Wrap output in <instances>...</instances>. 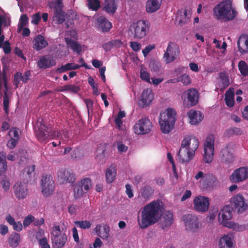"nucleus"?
I'll use <instances>...</instances> for the list:
<instances>
[{
    "label": "nucleus",
    "instance_id": "423d86ee",
    "mask_svg": "<svg viewBox=\"0 0 248 248\" xmlns=\"http://www.w3.org/2000/svg\"><path fill=\"white\" fill-rule=\"evenodd\" d=\"M215 139L213 135L208 136L204 144L203 161L205 163L212 162L214 156Z\"/></svg>",
    "mask_w": 248,
    "mask_h": 248
},
{
    "label": "nucleus",
    "instance_id": "4468645a",
    "mask_svg": "<svg viewBox=\"0 0 248 248\" xmlns=\"http://www.w3.org/2000/svg\"><path fill=\"white\" fill-rule=\"evenodd\" d=\"M186 229L192 232H196L199 228L200 222L198 217L195 215L188 214L183 217Z\"/></svg>",
    "mask_w": 248,
    "mask_h": 248
},
{
    "label": "nucleus",
    "instance_id": "412c9836",
    "mask_svg": "<svg viewBox=\"0 0 248 248\" xmlns=\"http://www.w3.org/2000/svg\"><path fill=\"white\" fill-rule=\"evenodd\" d=\"M154 99V94L150 89L143 90L139 105L142 108H145L150 105Z\"/></svg>",
    "mask_w": 248,
    "mask_h": 248
},
{
    "label": "nucleus",
    "instance_id": "de8ad7c7",
    "mask_svg": "<svg viewBox=\"0 0 248 248\" xmlns=\"http://www.w3.org/2000/svg\"><path fill=\"white\" fill-rule=\"evenodd\" d=\"M87 5L89 8L96 11L100 7V2L99 0H87Z\"/></svg>",
    "mask_w": 248,
    "mask_h": 248
},
{
    "label": "nucleus",
    "instance_id": "c756f323",
    "mask_svg": "<svg viewBox=\"0 0 248 248\" xmlns=\"http://www.w3.org/2000/svg\"><path fill=\"white\" fill-rule=\"evenodd\" d=\"M219 248H234L232 236L226 235L222 237L219 241Z\"/></svg>",
    "mask_w": 248,
    "mask_h": 248
},
{
    "label": "nucleus",
    "instance_id": "6e6d98bb",
    "mask_svg": "<svg viewBox=\"0 0 248 248\" xmlns=\"http://www.w3.org/2000/svg\"><path fill=\"white\" fill-rule=\"evenodd\" d=\"M3 109L5 112L8 114L9 113V99L7 95V93H4L3 96Z\"/></svg>",
    "mask_w": 248,
    "mask_h": 248
},
{
    "label": "nucleus",
    "instance_id": "5701e85b",
    "mask_svg": "<svg viewBox=\"0 0 248 248\" xmlns=\"http://www.w3.org/2000/svg\"><path fill=\"white\" fill-rule=\"evenodd\" d=\"M55 60L50 56H44L41 57L38 61V66L40 68L46 69L55 65Z\"/></svg>",
    "mask_w": 248,
    "mask_h": 248
},
{
    "label": "nucleus",
    "instance_id": "6ab92c4d",
    "mask_svg": "<svg viewBox=\"0 0 248 248\" xmlns=\"http://www.w3.org/2000/svg\"><path fill=\"white\" fill-rule=\"evenodd\" d=\"M38 129L36 131V136L40 142L45 141L48 136V128L42 122L37 123Z\"/></svg>",
    "mask_w": 248,
    "mask_h": 248
},
{
    "label": "nucleus",
    "instance_id": "052dcab7",
    "mask_svg": "<svg viewBox=\"0 0 248 248\" xmlns=\"http://www.w3.org/2000/svg\"><path fill=\"white\" fill-rule=\"evenodd\" d=\"M18 141V140L10 138L7 141V146L11 149H13L17 145Z\"/></svg>",
    "mask_w": 248,
    "mask_h": 248
},
{
    "label": "nucleus",
    "instance_id": "8fccbe9b",
    "mask_svg": "<svg viewBox=\"0 0 248 248\" xmlns=\"http://www.w3.org/2000/svg\"><path fill=\"white\" fill-rule=\"evenodd\" d=\"M35 169V166L34 165H32L30 167H26L22 171L21 175H22V177H24L25 176L26 178L28 177L29 178H30L31 177V175L32 172H34Z\"/></svg>",
    "mask_w": 248,
    "mask_h": 248
},
{
    "label": "nucleus",
    "instance_id": "338daca9",
    "mask_svg": "<svg viewBox=\"0 0 248 248\" xmlns=\"http://www.w3.org/2000/svg\"><path fill=\"white\" fill-rule=\"evenodd\" d=\"M155 48V45H148L145 48L142 50V53L144 57H146L148 54Z\"/></svg>",
    "mask_w": 248,
    "mask_h": 248
},
{
    "label": "nucleus",
    "instance_id": "7c9ffc66",
    "mask_svg": "<svg viewBox=\"0 0 248 248\" xmlns=\"http://www.w3.org/2000/svg\"><path fill=\"white\" fill-rule=\"evenodd\" d=\"M95 231L103 239H108L109 236V227L107 225H104L102 228L100 225H97L95 228Z\"/></svg>",
    "mask_w": 248,
    "mask_h": 248
},
{
    "label": "nucleus",
    "instance_id": "0eeeda50",
    "mask_svg": "<svg viewBox=\"0 0 248 248\" xmlns=\"http://www.w3.org/2000/svg\"><path fill=\"white\" fill-rule=\"evenodd\" d=\"M180 54L179 46L176 43L170 42L163 56V60L166 64L174 62Z\"/></svg>",
    "mask_w": 248,
    "mask_h": 248
},
{
    "label": "nucleus",
    "instance_id": "c85d7f7f",
    "mask_svg": "<svg viewBox=\"0 0 248 248\" xmlns=\"http://www.w3.org/2000/svg\"><path fill=\"white\" fill-rule=\"evenodd\" d=\"M239 52L244 54L248 52V36L240 37L237 41Z\"/></svg>",
    "mask_w": 248,
    "mask_h": 248
},
{
    "label": "nucleus",
    "instance_id": "4d7b16f0",
    "mask_svg": "<svg viewBox=\"0 0 248 248\" xmlns=\"http://www.w3.org/2000/svg\"><path fill=\"white\" fill-rule=\"evenodd\" d=\"M29 21V18L26 14L22 15L20 18V22L19 24V27L20 28V30L22 29L24 26H25L28 23Z\"/></svg>",
    "mask_w": 248,
    "mask_h": 248
},
{
    "label": "nucleus",
    "instance_id": "e2e57ef3",
    "mask_svg": "<svg viewBox=\"0 0 248 248\" xmlns=\"http://www.w3.org/2000/svg\"><path fill=\"white\" fill-rule=\"evenodd\" d=\"M117 149L119 153H125L128 150V147L123 143L122 141L117 142Z\"/></svg>",
    "mask_w": 248,
    "mask_h": 248
},
{
    "label": "nucleus",
    "instance_id": "69168bd1",
    "mask_svg": "<svg viewBox=\"0 0 248 248\" xmlns=\"http://www.w3.org/2000/svg\"><path fill=\"white\" fill-rule=\"evenodd\" d=\"M149 67L151 68V70L155 72H156L159 70L160 68V65L159 64V63L153 61L150 62L149 64Z\"/></svg>",
    "mask_w": 248,
    "mask_h": 248
},
{
    "label": "nucleus",
    "instance_id": "cd10ccee",
    "mask_svg": "<svg viewBox=\"0 0 248 248\" xmlns=\"http://www.w3.org/2000/svg\"><path fill=\"white\" fill-rule=\"evenodd\" d=\"M187 99L191 106L195 105L198 102V92L194 89H190L186 91Z\"/></svg>",
    "mask_w": 248,
    "mask_h": 248
},
{
    "label": "nucleus",
    "instance_id": "f257e3e1",
    "mask_svg": "<svg viewBox=\"0 0 248 248\" xmlns=\"http://www.w3.org/2000/svg\"><path fill=\"white\" fill-rule=\"evenodd\" d=\"M164 207L162 202L153 201L144 206L141 211L140 219L138 224L140 229H146L157 223L163 216Z\"/></svg>",
    "mask_w": 248,
    "mask_h": 248
},
{
    "label": "nucleus",
    "instance_id": "5fc2aeb1",
    "mask_svg": "<svg viewBox=\"0 0 248 248\" xmlns=\"http://www.w3.org/2000/svg\"><path fill=\"white\" fill-rule=\"evenodd\" d=\"M63 89L65 91H70L74 93H77L80 90L79 86L74 85H66L63 86Z\"/></svg>",
    "mask_w": 248,
    "mask_h": 248
},
{
    "label": "nucleus",
    "instance_id": "774afa93",
    "mask_svg": "<svg viewBox=\"0 0 248 248\" xmlns=\"http://www.w3.org/2000/svg\"><path fill=\"white\" fill-rule=\"evenodd\" d=\"M39 245L41 248H50L49 245L48 244V241L46 237L40 239L39 241Z\"/></svg>",
    "mask_w": 248,
    "mask_h": 248
},
{
    "label": "nucleus",
    "instance_id": "9d476101",
    "mask_svg": "<svg viewBox=\"0 0 248 248\" xmlns=\"http://www.w3.org/2000/svg\"><path fill=\"white\" fill-rule=\"evenodd\" d=\"M234 149L232 143H228L220 151L219 158L220 161L225 164H229L234 161Z\"/></svg>",
    "mask_w": 248,
    "mask_h": 248
},
{
    "label": "nucleus",
    "instance_id": "0e129e2a",
    "mask_svg": "<svg viewBox=\"0 0 248 248\" xmlns=\"http://www.w3.org/2000/svg\"><path fill=\"white\" fill-rule=\"evenodd\" d=\"M2 48L3 49L5 54H9L11 52V47L10 46V43L9 41H6L4 42Z\"/></svg>",
    "mask_w": 248,
    "mask_h": 248
},
{
    "label": "nucleus",
    "instance_id": "603ef678",
    "mask_svg": "<svg viewBox=\"0 0 248 248\" xmlns=\"http://www.w3.org/2000/svg\"><path fill=\"white\" fill-rule=\"evenodd\" d=\"M18 131V128L16 127H12L8 133V135L10 138L19 140V135Z\"/></svg>",
    "mask_w": 248,
    "mask_h": 248
},
{
    "label": "nucleus",
    "instance_id": "1a4fd4ad",
    "mask_svg": "<svg viewBox=\"0 0 248 248\" xmlns=\"http://www.w3.org/2000/svg\"><path fill=\"white\" fill-rule=\"evenodd\" d=\"M41 192L44 196L47 197L51 195L55 188V184L50 174H43L41 179Z\"/></svg>",
    "mask_w": 248,
    "mask_h": 248
},
{
    "label": "nucleus",
    "instance_id": "2f4dec72",
    "mask_svg": "<svg viewBox=\"0 0 248 248\" xmlns=\"http://www.w3.org/2000/svg\"><path fill=\"white\" fill-rule=\"evenodd\" d=\"M162 0H148L146 3V11L152 13L156 11L160 7Z\"/></svg>",
    "mask_w": 248,
    "mask_h": 248
},
{
    "label": "nucleus",
    "instance_id": "a211bd4d",
    "mask_svg": "<svg viewBox=\"0 0 248 248\" xmlns=\"http://www.w3.org/2000/svg\"><path fill=\"white\" fill-rule=\"evenodd\" d=\"M57 176L62 182L72 183L76 180L75 174L73 171L65 169L59 170L57 172Z\"/></svg>",
    "mask_w": 248,
    "mask_h": 248
},
{
    "label": "nucleus",
    "instance_id": "e433bc0d",
    "mask_svg": "<svg viewBox=\"0 0 248 248\" xmlns=\"http://www.w3.org/2000/svg\"><path fill=\"white\" fill-rule=\"evenodd\" d=\"M226 105L232 107L234 105V92L233 89L230 88L225 93V98Z\"/></svg>",
    "mask_w": 248,
    "mask_h": 248
},
{
    "label": "nucleus",
    "instance_id": "58836bf2",
    "mask_svg": "<svg viewBox=\"0 0 248 248\" xmlns=\"http://www.w3.org/2000/svg\"><path fill=\"white\" fill-rule=\"evenodd\" d=\"M54 18L57 21L59 24H62L65 20V14L62 9L57 10V11H54Z\"/></svg>",
    "mask_w": 248,
    "mask_h": 248
},
{
    "label": "nucleus",
    "instance_id": "f3484780",
    "mask_svg": "<svg viewBox=\"0 0 248 248\" xmlns=\"http://www.w3.org/2000/svg\"><path fill=\"white\" fill-rule=\"evenodd\" d=\"M14 192L18 200H22L28 195V189L25 184L17 182L14 186Z\"/></svg>",
    "mask_w": 248,
    "mask_h": 248
},
{
    "label": "nucleus",
    "instance_id": "9b49d317",
    "mask_svg": "<svg viewBox=\"0 0 248 248\" xmlns=\"http://www.w3.org/2000/svg\"><path fill=\"white\" fill-rule=\"evenodd\" d=\"M232 208L239 213L244 212L248 208V204L244 197L241 194L235 195L231 200Z\"/></svg>",
    "mask_w": 248,
    "mask_h": 248
},
{
    "label": "nucleus",
    "instance_id": "13d9d810",
    "mask_svg": "<svg viewBox=\"0 0 248 248\" xmlns=\"http://www.w3.org/2000/svg\"><path fill=\"white\" fill-rule=\"evenodd\" d=\"M34 217L32 215H29L27 216L24 219L23 224L24 227L29 226L33 221H34Z\"/></svg>",
    "mask_w": 248,
    "mask_h": 248
},
{
    "label": "nucleus",
    "instance_id": "79ce46f5",
    "mask_svg": "<svg viewBox=\"0 0 248 248\" xmlns=\"http://www.w3.org/2000/svg\"><path fill=\"white\" fill-rule=\"evenodd\" d=\"M238 69L243 76H248V64L244 61H240L238 64Z\"/></svg>",
    "mask_w": 248,
    "mask_h": 248
},
{
    "label": "nucleus",
    "instance_id": "a878e982",
    "mask_svg": "<svg viewBox=\"0 0 248 248\" xmlns=\"http://www.w3.org/2000/svg\"><path fill=\"white\" fill-rule=\"evenodd\" d=\"M173 219V215L172 212L167 211L163 215L160 226L163 230L169 228L172 224Z\"/></svg>",
    "mask_w": 248,
    "mask_h": 248
},
{
    "label": "nucleus",
    "instance_id": "bb28decb",
    "mask_svg": "<svg viewBox=\"0 0 248 248\" xmlns=\"http://www.w3.org/2000/svg\"><path fill=\"white\" fill-rule=\"evenodd\" d=\"M103 9L108 14L113 15L117 9V3L115 0H107L104 1Z\"/></svg>",
    "mask_w": 248,
    "mask_h": 248
},
{
    "label": "nucleus",
    "instance_id": "680f3d73",
    "mask_svg": "<svg viewBox=\"0 0 248 248\" xmlns=\"http://www.w3.org/2000/svg\"><path fill=\"white\" fill-rule=\"evenodd\" d=\"M22 79V74L20 72H17L14 76V84L17 88L20 81Z\"/></svg>",
    "mask_w": 248,
    "mask_h": 248
},
{
    "label": "nucleus",
    "instance_id": "473e14b6",
    "mask_svg": "<svg viewBox=\"0 0 248 248\" xmlns=\"http://www.w3.org/2000/svg\"><path fill=\"white\" fill-rule=\"evenodd\" d=\"M21 241L20 235L16 232H13L8 238V243L10 247L13 248L17 247Z\"/></svg>",
    "mask_w": 248,
    "mask_h": 248
},
{
    "label": "nucleus",
    "instance_id": "72a5a7b5",
    "mask_svg": "<svg viewBox=\"0 0 248 248\" xmlns=\"http://www.w3.org/2000/svg\"><path fill=\"white\" fill-rule=\"evenodd\" d=\"M65 42L69 47L71 48L74 52L79 54L81 51V46L77 41L72 39L69 37H65Z\"/></svg>",
    "mask_w": 248,
    "mask_h": 248
},
{
    "label": "nucleus",
    "instance_id": "20e7f679",
    "mask_svg": "<svg viewBox=\"0 0 248 248\" xmlns=\"http://www.w3.org/2000/svg\"><path fill=\"white\" fill-rule=\"evenodd\" d=\"M52 245L53 248H62L64 247L67 241V236L59 225H55L51 232Z\"/></svg>",
    "mask_w": 248,
    "mask_h": 248
},
{
    "label": "nucleus",
    "instance_id": "3c124183",
    "mask_svg": "<svg viewBox=\"0 0 248 248\" xmlns=\"http://www.w3.org/2000/svg\"><path fill=\"white\" fill-rule=\"evenodd\" d=\"M71 155L73 159H79L83 156V152L79 148H76L72 151Z\"/></svg>",
    "mask_w": 248,
    "mask_h": 248
},
{
    "label": "nucleus",
    "instance_id": "7ed1b4c3",
    "mask_svg": "<svg viewBox=\"0 0 248 248\" xmlns=\"http://www.w3.org/2000/svg\"><path fill=\"white\" fill-rule=\"evenodd\" d=\"M176 113L174 109L169 108L160 114L159 123L160 130L164 134L170 132L176 121Z\"/></svg>",
    "mask_w": 248,
    "mask_h": 248
},
{
    "label": "nucleus",
    "instance_id": "4c0bfd02",
    "mask_svg": "<svg viewBox=\"0 0 248 248\" xmlns=\"http://www.w3.org/2000/svg\"><path fill=\"white\" fill-rule=\"evenodd\" d=\"M6 158V153L4 152H0V176L4 173L7 169Z\"/></svg>",
    "mask_w": 248,
    "mask_h": 248
},
{
    "label": "nucleus",
    "instance_id": "f704fd0d",
    "mask_svg": "<svg viewBox=\"0 0 248 248\" xmlns=\"http://www.w3.org/2000/svg\"><path fill=\"white\" fill-rule=\"evenodd\" d=\"M80 67L79 65L75 63H67L65 65H62L61 67L57 68L55 70V72L57 73H62L66 71L72 70H76Z\"/></svg>",
    "mask_w": 248,
    "mask_h": 248
},
{
    "label": "nucleus",
    "instance_id": "b1692460",
    "mask_svg": "<svg viewBox=\"0 0 248 248\" xmlns=\"http://www.w3.org/2000/svg\"><path fill=\"white\" fill-rule=\"evenodd\" d=\"M189 119V123L192 125H196L203 119V116L199 111L191 109L187 113Z\"/></svg>",
    "mask_w": 248,
    "mask_h": 248
},
{
    "label": "nucleus",
    "instance_id": "37998d69",
    "mask_svg": "<svg viewBox=\"0 0 248 248\" xmlns=\"http://www.w3.org/2000/svg\"><path fill=\"white\" fill-rule=\"evenodd\" d=\"M220 83L222 88L227 87L229 84V79L227 75L224 72H221L219 74Z\"/></svg>",
    "mask_w": 248,
    "mask_h": 248
},
{
    "label": "nucleus",
    "instance_id": "dca6fc26",
    "mask_svg": "<svg viewBox=\"0 0 248 248\" xmlns=\"http://www.w3.org/2000/svg\"><path fill=\"white\" fill-rule=\"evenodd\" d=\"M248 178V167H242L236 169L230 175V179L233 183H239Z\"/></svg>",
    "mask_w": 248,
    "mask_h": 248
},
{
    "label": "nucleus",
    "instance_id": "f03ea898",
    "mask_svg": "<svg viewBox=\"0 0 248 248\" xmlns=\"http://www.w3.org/2000/svg\"><path fill=\"white\" fill-rule=\"evenodd\" d=\"M214 16L217 19L230 21L237 16V12L232 7L230 0L222 1L218 3L213 9Z\"/></svg>",
    "mask_w": 248,
    "mask_h": 248
},
{
    "label": "nucleus",
    "instance_id": "a19ab883",
    "mask_svg": "<svg viewBox=\"0 0 248 248\" xmlns=\"http://www.w3.org/2000/svg\"><path fill=\"white\" fill-rule=\"evenodd\" d=\"M47 6L50 8L53 9L54 11H57V10L62 9L63 5L62 3V0H54L53 1H49Z\"/></svg>",
    "mask_w": 248,
    "mask_h": 248
},
{
    "label": "nucleus",
    "instance_id": "393cba45",
    "mask_svg": "<svg viewBox=\"0 0 248 248\" xmlns=\"http://www.w3.org/2000/svg\"><path fill=\"white\" fill-rule=\"evenodd\" d=\"M48 45L47 41L41 34L37 35L33 41V47L37 51H39L45 48Z\"/></svg>",
    "mask_w": 248,
    "mask_h": 248
},
{
    "label": "nucleus",
    "instance_id": "f8f14e48",
    "mask_svg": "<svg viewBox=\"0 0 248 248\" xmlns=\"http://www.w3.org/2000/svg\"><path fill=\"white\" fill-rule=\"evenodd\" d=\"M150 121L146 118H142L134 125L135 132L137 134H146L150 132L152 128Z\"/></svg>",
    "mask_w": 248,
    "mask_h": 248
},
{
    "label": "nucleus",
    "instance_id": "bf43d9fd",
    "mask_svg": "<svg viewBox=\"0 0 248 248\" xmlns=\"http://www.w3.org/2000/svg\"><path fill=\"white\" fill-rule=\"evenodd\" d=\"M140 78L145 81L151 83L149 74L143 69L140 70Z\"/></svg>",
    "mask_w": 248,
    "mask_h": 248
},
{
    "label": "nucleus",
    "instance_id": "09e8293b",
    "mask_svg": "<svg viewBox=\"0 0 248 248\" xmlns=\"http://www.w3.org/2000/svg\"><path fill=\"white\" fill-rule=\"evenodd\" d=\"M85 193V191L82 186L78 183L74 188V194L75 199L80 198Z\"/></svg>",
    "mask_w": 248,
    "mask_h": 248
},
{
    "label": "nucleus",
    "instance_id": "aec40b11",
    "mask_svg": "<svg viewBox=\"0 0 248 248\" xmlns=\"http://www.w3.org/2000/svg\"><path fill=\"white\" fill-rule=\"evenodd\" d=\"M194 155L195 154L182 147V145L177 154L180 162L182 163H188L193 158Z\"/></svg>",
    "mask_w": 248,
    "mask_h": 248
},
{
    "label": "nucleus",
    "instance_id": "49530a36",
    "mask_svg": "<svg viewBox=\"0 0 248 248\" xmlns=\"http://www.w3.org/2000/svg\"><path fill=\"white\" fill-rule=\"evenodd\" d=\"M74 223L77 227L84 230L90 229L92 225L90 221L88 220L76 221Z\"/></svg>",
    "mask_w": 248,
    "mask_h": 248
},
{
    "label": "nucleus",
    "instance_id": "c03bdc74",
    "mask_svg": "<svg viewBox=\"0 0 248 248\" xmlns=\"http://www.w3.org/2000/svg\"><path fill=\"white\" fill-rule=\"evenodd\" d=\"M78 183L82 186L85 192H87L92 185V181L90 178L83 179Z\"/></svg>",
    "mask_w": 248,
    "mask_h": 248
},
{
    "label": "nucleus",
    "instance_id": "a18cd8bd",
    "mask_svg": "<svg viewBox=\"0 0 248 248\" xmlns=\"http://www.w3.org/2000/svg\"><path fill=\"white\" fill-rule=\"evenodd\" d=\"M212 177V175L206 173L204 174L202 171H199L198 173L195 175V178L197 180H199L200 178H202L203 182H205L208 184L209 180Z\"/></svg>",
    "mask_w": 248,
    "mask_h": 248
},
{
    "label": "nucleus",
    "instance_id": "39448f33",
    "mask_svg": "<svg viewBox=\"0 0 248 248\" xmlns=\"http://www.w3.org/2000/svg\"><path fill=\"white\" fill-rule=\"evenodd\" d=\"M149 30L148 22L143 20L133 23L130 27V30L136 39H141L146 36Z\"/></svg>",
    "mask_w": 248,
    "mask_h": 248
},
{
    "label": "nucleus",
    "instance_id": "ddd939ff",
    "mask_svg": "<svg viewBox=\"0 0 248 248\" xmlns=\"http://www.w3.org/2000/svg\"><path fill=\"white\" fill-rule=\"evenodd\" d=\"M194 209L199 212L204 213L208 210L210 203L207 197L198 196L193 200Z\"/></svg>",
    "mask_w": 248,
    "mask_h": 248
},
{
    "label": "nucleus",
    "instance_id": "c9c22d12",
    "mask_svg": "<svg viewBox=\"0 0 248 248\" xmlns=\"http://www.w3.org/2000/svg\"><path fill=\"white\" fill-rule=\"evenodd\" d=\"M116 175V169L114 165H111L106 171V177L107 182L108 183H112L115 178Z\"/></svg>",
    "mask_w": 248,
    "mask_h": 248
},
{
    "label": "nucleus",
    "instance_id": "4be33fe9",
    "mask_svg": "<svg viewBox=\"0 0 248 248\" xmlns=\"http://www.w3.org/2000/svg\"><path fill=\"white\" fill-rule=\"evenodd\" d=\"M96 22L97 29L103 32H108L112 28L111 23L104 16H101L98 17Z\"/></svg>",
    "mask_w": 248,
    "mask_h": 248
},
{
    "label": "nucleus",
    "instance_id": "ea45409f",
    "mask_svg": "<svg viewBox=\"0 0 248 248\" xmlns=\"http://www.w3.org/2000/svg\"><path fill=\"white\" fill-rule=\"evenodd\" d=\"M154 190L149 186H144L140 191L141 196L145 199H148L153 194Z\"/></svg>",
    "mask_w": 248,
    "mask_h": 248
},
{
    "label": "nucleus",
    "instance_id": "6e6552de",
    "mask_svg": "<svg viewBox=\"0 0 248 248\" xmlns=\"http://www.w3.org/2000/svg\"><path fill=\"white\" fill-rule=\"evenodd\" d=\"M232 217V212L231 207L229 205L224 206L219 213V222L224 227L232 228L234 226V223L232 221H229Z\"/></svg>",
    "mask_w": 248,
    "mask_h": 248
},
{
    "label": "nucleus",
    "instance_id": "864d4df0",
    "mask_svg": "<svg viewBox=\"0 0 248 248\" xmlns=\"http://www.w3.org/2000/svg\"><path fill=\"white\" fill-rule=\"evenodd\" d=\"M179 82H181L184 85H188L191 83L190 77L186 74H184L178 77Z\"/></svg>",
    "mask_w": 248,
    "mask_h": 248
},
{
    "label": "nucleus",
    "instance_id": "2eb2a0df",
    "mask_svg": "<svg viewBox=\"0 0 248 248\" xmlns=\"http://www.w3.org/2000/svg\"><path fill=\"white\" fill-rule=\"evenodd\" d=\"M182 147H185L193 154H195L199 147V141L198 139L193 136H188L185 137L181 142Z\"/></svg>",
    "mask_w": 248,
    "mask_h": 248
}]
</instances>
